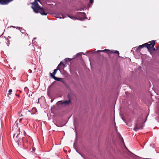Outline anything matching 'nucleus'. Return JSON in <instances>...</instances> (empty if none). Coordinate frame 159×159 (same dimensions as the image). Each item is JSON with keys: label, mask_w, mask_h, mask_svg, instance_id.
Returning <instances> with one entry per match:
<instances>
[{"label": "nucleus", "mask_w": 159, "mask_h": 159, "mask_svg": "<svg viewBox=\"0 0 159 159\" xmlns=\"http://www.w3.org/2000/svg\"><path fill=\"white\" fill-rule=\"evenodd\" d=\"M78 15L81 16H83V17H84L85 16V13L84 12H79L78 14Z\"/></svg>", "instance_id": "13"}, {"label": "nucleus", "mask_w": 159, "mask_h": 159, "mask_svg": "<svg viewBox=\"0 0 159 159\" xmlns=\"http://www.w3.org/2000/svg\"><path fill=\"white\" fill-rule=\"evenodd\" d=\"M13 0H0V4L1 5H7Z\"/></svg>", "instance_id": "6"}, {"label": "nucleus", "mask_w": 159, "mask_h": 159, "mask_svg": "<svg viewBox=\"0 0 159 159\" xmlns=\"http://www.w3.org/2000/svg\"><path fill=\"white\" fill-rule=\"evenodd\" d=\"M24 90L26 91H27L28 90V89L27 87H25L24 88Z\"/></svg>", "instance_id": "15"}, {"label": "nucleus", "mask_w": 159, "mask_h": 159, "mask_svg": "<svg viewBox=\"0 0 159 159\" xmlns=\"http://www.w3.org/2000/svg\"><path fill=\"white\" fill-rule=\"evenodd\" d=\"M144 47H146V44L145 43L143 44L142 45H139V46L137 48V50H139L141 48H143Z\"/></svg>", "instance_id": "10"}, {"label": "nucleus", "mask_w": 159, "mask_h": 159, "mask_svg": "<svg viewBox=\"0 0 159 159\" xmlns=\"http://www.w3.org/2000/svg\"><path fill=\"white\" fill-rule=\"evenodd\" d=\"M33 6H32L33 7H35L36 6H39L37 2L36 1H34L32 3H31Z\"/></svg>", "instance_id": "11"}, {"label": "nucleus", "mask_w": 159, "mask_h": 159, "mask_svg": "<svg viewBox=\"0 0 159 159\" xmlns=\"http://www.w3.org/2000/svg\"><path fill=\"white\" fill-rule=\"evenodd\" d=\"M61 65H64V64L63 62H60V63L58 65L57 68L55 69L54 70V71L52 73H50V76L53 79L54 78V77H55V75H56V74L57 70H60V69L59 68H58V67H59V66H60Z\"/></svg>", "instance_id": "3"}, {"label": "nucleus", "mask_w": 159, "mask_h": 159, "mask_svg": "<svg viewBox=\"0 0 159 159\" xmlns=\"http://www.w3.org/2000/svg\"><path fill=\"white\" fill-rule=\"evenodd\" d=\"M146 47L150 50L151 49H153V50H155V49L154 48V46L155 44V41L152 40L151 41L149 42L148 43H145Z\"/></svg>", "instance_id": "1"}, {"label": "nucleus", "mask_w": 159, "mask_h": 159, "mask_svg": "<svg viewBox=\"0 0 159 159\" xmlns=\"http://www.w3.org/2000/svg\"><path fill=\"white\" fill-rule=\"evenodd\" d=\"M97 52H104L108 54H109L110 53H114L115 54H117L118 56H119V52L118 51L114 50H110L109 49H105L104 50H98Z\"/></svg>", "instance_id": "2"}, {"label": "nucleus", "mask_w": 159, "mask_h": 159, "mask_svg": "<svg viewBox=\"0 0 159 159\" xmlns=\"http://www.w3.org/2000/svg\"><path fill=\"white\" fill-rule=\"evenodd\" d=\"M58 102L61 105L64 104L65 106H68L71 104V100L69 99V100H65L63 102L62 101H59Z\"/></svg>", "instance_id": "4"}, {"label": "nucleus", "mask_w": 159, "mask_h": 159, "mask_svg": "<svg viewBox=\"0 0 159 159\" xmlns=\"http://www.w3.org/2000/svg\"><path fill=\"white\" fill-rule=\"evenodd\" d=\"M31 8H32L34 11L36 13H38L39 12V11L41 9V7L39 6H36L35 7L32 6Z\"/></svg>", "instance_id": "7"}, {"label": "nucleus", "mask_w": 159, "mask_h": 159, "mask_svg": "<svg viewBox=\"0 0 159 159\" xmlns=\"http://www.w3.org/2000/svg\"><path fill=\"white\" fill-rule=\"evenodd\" d=\"M143 127V124L142 123H138L136 125L134 129L135 131H137L139 129H142Z\"/></svg>", "instance_id": "5"}, {"label": "nucleus", "mask_w": 159, "mask_h": 159, "mask_svg": "<svg viewBox=\"0 0 159 159\" xmlns=\"http://www.w3.org/2000/svg\"><path fill=\"white\" fill-rule=\"evenodd\" d=\"M12 90L11 89H10L9 90V93L7 94V96L8 97L10 98H11V97L9 96V95H11V93L12 92Z\"/></svg>", "instance_id": "12"}, {"label": "nucleus", "mask_w": 159, "mask_h": 159, "mask_svg": "<svg viewBox=\"0 0 159 159\" xmlns=\"http://www.w3.org/2000/svg\"><path fill=\"white\" fill-rule=\"evenodd\" d=\"M34 1H36L37 2V1H38L39 2H40L39 0H34Z\"/></svg>", "instance_id": "17"}, {"label": "nucleus", "mask_w": 159, "mask_h": 159, "mask_svg": "<svg viewBox=\"0 0 159 159\" xmlns=\"http://www.w3.org/2000/svg\"><path fill=\"white\" fill-rule=\"evenodd\" d=\"M23 116V115L22 114H21V115H20V116Z\"/></svg>", "instance_id": "19"}, {"label": "nucleus", "mask_w": 159, "mask_h": 159, "mask_svg": "<svg viewBox=\"0 0 159 159\" xmlns=\"http://www.w3.org/2000/svg\"><path fill=\"white\" fill-rule=\"evenodd\" d=\"M68 16L69 17L72 19H74L75 18V17L73 16H70L69 15H68Z\"/></svg>", "instance_id": "14"}, {"label": "nucleus", "mask_w": 159, "mask_h": 159, "mask_svg": "<svg viewBox=\"0 0 159 159\" xmlns=\"http://www.w3.org/2000/svg\"><path fill=\"white\" fill-rule=\"evenodd\" d=\"M89 2L91 4H92L93 2V0H89Z\"/></svg>", "instance_id": "16"}, {"label": "nucleus", "mask_w": 159, "mask_h": 159, "mask_svg": "<svg viewBox=\"0 0 159 159\" xmlns=\"http://www.w3.org/2000/svg\"><path fill=\"white\" fill-rule=\"evenodd\" d=\"M32 150H33V151H34V148H32Z\"/></svg>", "instance_id": "20"}, {"label": "nucleus", "mask_w": 159, "mask_h": 159, "mask_svg": "<svg viewBox=\"0 0 159 159\" xmlns=\"http://www.w3.org/2000/svg\"><path fill=\"white\" fill-rule=\"evenodd\" d=\"M39 12L42 15H47V12L45 11L43 8H41V10H40Z\"/></svg>", "instance_id": "8"}, {"label": "nucleus", "mask_w": 159, "mask_h": 159, "mask_svg": "<svg viewBox=\"0 0 159 159\" xmlns=\"http://www.w3.org/2000/svg\"><path fill=\"white\" fill-rule=\"evenodd\" d=\"M22 120V119H19V122H21V120Z\"/></svg>", "instance_id": "18"}, {"label": "nucleus", "mask_w": 159, "mask_h": 159, "mask_svg": "<svg viewBox=\"0 0 159 159\" xmlns=\"http://www.w3.org/2000/svg\"><path fill=\"white\" fill-rule=\"evenodd\" d=\"M53 79L57 81L62 82L63 84H65V82L63 80V78H59L57 77H54V78Z\"/></svg>", "instance_id": "9"}]
</instances>
